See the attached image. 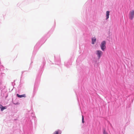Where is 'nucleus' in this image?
I'll use <instances>...</instances> for the list:
<instances>
[{
	"label": "nucleus",
	"instance_id": "nucleus-1",
	"mask_svg": "<svg viewBox=\"0 0 134 134\" xmlns=\"http://www.w3.org/2000/svg\"><path fill=\"white\" fill-rule=\"evenodd\" d=\"M100 47L101 49L103 51H104L106 48V42L105 41H103L101 43L100 45Z\"/></svg>",
	"mask_w": 134,
	"mask_h": 134
},
{
	"label": "nucleus",
	"instance_id": "nucleus-2",
	"mask_svg": "<svg viewBox=\"0 0 134 134\" xmlns=\"http://www.w3.org/2000/svg\"><path fill=\"white\" fill-rule=\"evenodd\" d=\"M134 17V10H132L130 12L129 14V19L132 20Z\"/></svg>",
	"mask_w": 134,
	"mask_h": 134
},
{
	"label": "nucleus",
	"instance_id": "nucleus-3",
	"mask_svg": "<svg viewBox=\"0 0 134 134\" xmlns=\"http://www.w3.org/2000/svg\"><path fill=\"white\" fill-rule=\"evenodd\" d=\"M96 54L97 55L98 58L99 59L103 54V52L100 50H97L96 51Z\"/></svg>",
	"mask_w": 134,
	"mask_h": 134
},
{
	"label": "nucleus",
	"instance_id": "nucleus-4",
	"mask_svg": "<svg viewBox=\"0 0 134 134\" xmlns=\"http://www.w3.org/2000/svg\"><path fill=\"white\" fill-rule=\"evenodd\" d=\"M17 96L19 98H22V97H26V95L25 94H24L21 95H20L19 94H17Z\"/></svg>",
	"mask_w": 134,
	"mask_h": 134
},
{
	"label": "nucleus",
	"instance_id": "nucleus-5",
	"mask_svg": "<svg viewBox=\"0 0 134 134\" xmlns=\"http://www.w3.org/2000/svg\"><path fill=\"white\" fill-rule=\"evenodd\" d=\"M0 108L1 111H3L4 109L7 108L6 107H3L2 105H0Z\"/></svg>",
	"mask_w": 134,
	"mask_h": 134
},
{
	"label": "nucleus",
	"instance_id": "nucleus-6",
	"mask_svg": "<svg viewBox=\"0 0 134 134\" xmlns=\"http://www.w3.org/2000/svg\"><path fill=\"white\" fill-rule=\"evenodd\" d=\"M109 11H107L106 12V19H107L109 18Z\"/></svg>",
	"mask_w": 134,
	"mask_h": 134
},
{
	"label": "nucleus",
	"instance_id": "nucleus-7",
	"mask_svg": "<svg viewBox=\"0 0 134 134\" xmlns=\"http://www.w3.org/2000/svg\"><path fill=\"white\" fill-rule=\"evenodd\" d=\"M92 43L93 44L96 41V39L95 37L93 38L92 39Z\"/></svg>",
	"mask_w": 134,
	"mask_h": 134
},
{
	"label": "nucleus",
	"instance_id": "nucleus-8",
	"mask_svg": "<svg viewBox=\"0 0 134 134\" xmlns=\"http://www.w3.org/2000/svg\"><path fill=\"white\" fill-rule=\"evenodd\" d=\"M59 132V130L56 131H55L54 132V133H53V134H58Z\"/></svg>",
	"mask_w": 134,
	"mask_h": 134
},
{
	"label": "nucleus",
	"instance_id": "nucleus-9",
	"mask_svg": "<svg viewBox=\"0 0 134 134\" xmlns=\"http://www.w3.org/2000/svg\"><path fill=\"white\" fill-rule=\"evenodd\" d=\"M82 122L83 123H84V117L83 115L82 116Z\"/></svg>",
	"mask_w": 134,
	"mask_h": 134
},
{
	"label": "nucleus",
	"instance_id": "nucleus-10",
	"mask_svg": "<svg viewBox=\"0 0 134 134\" xmlns=\"http://www.w3.org/2000/svg\"><path fill=\"white\" fill-rule=\"evenodd\" d=\"M103 134H108L107 133H106L105 132V130L103 131Z\"/></svg>",
	"mask_w": 134,
	"mask_h": 134
}]
</instances>
